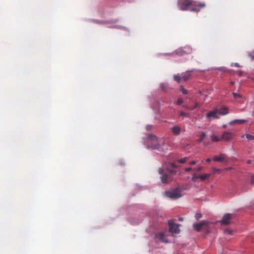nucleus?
<instances>
[{
  "label": "nucleus",
  "mask_w": 254,
  "mask_h": 254,
  "mask_svg": "<svg viewBox=\"0 0 254 254\" xmlns=\"http://www.w3.org/2000/svg\"><path fill=\"white\" fill-rule=\"evenodd\" d=\"M178 166L175 163H168L167 164L166 168L169 173L164 172L162 168H159V173L161 175L160 177L162 183L164 184H168L173 181L174 179L173 176L176 174V171L174 170V168H177Z\"/></svg>",
  "instance_id": "f257e3e1"
},
{
  "label": "nucleus",
  "mask_w": 254,
  "mask_h": 254,
  "mask_svg": "<svg viewBox=\"0 0 254 254\" xmlns=\"http://www.w3.org/2000/svg\"><path fill=\"white\" fill-rule=\"evenodd\" d=\"M179 8L182 10H190L193 12H198L199 9L193 7V1L191 0H179L178 1Z\"/></svg>",
  "instance_id": "f03ea898"
},
{
  "label": "nucleus",
  "mask_w": 254,
  "mask_h": 254,
  "mask_svg": "<svg viewBox=\"0 0 254 254\" xmlns=\"http://www.w3.org/2000/svg\"><path fill=\"white\" fill-rule=\"evenodd\" d=\"M148 143L151 144L152 147L157 149L160 146V141L158 138L152 134H149L147 136Z\"/></svg>",
  "instance_id": "7ed1b4c3"
},
{
  "label": "nucleus",
  "mask_w": 254,
  "mask_h": 254,
  "mask_svg": "<svg viewBox=\"0 0 254 254\" xmlns=\"http://www.w3.org/2000/svg\"><path fill=\"white\" fill-rule=\"evenodd\" d=\"M165 195L167 197L174 200L177 199L181 196V191L178 189L171 191H166Z\"/></svg>",
  "instance_id": "20e7f679"
},
{
  "label": "nucleus",
  "mask_w": 254,
  "mask_h": 254,
  "mask_svg": "<svg viewBox=\"0 0 254 254\" xmlns=\"http://www.w3.org/2000/svg\"><path fill=\"white\" fill-rule=\"evenodd\" d=\"M209 224V222L207 221H203L199 223H194L193 224V228L197 232H200L201 229H205L206 233H208L209 231L207 230V225Z\"/></svg>",
  "instance_id": "39448f33"
},
{
  "label": "nucleus",
  "mask_w": 254,
  "mask_h": 254,
  "mask_svg": "<svg viewBox=\"0 0 254 254\" xmlns=\"http://www.w3.org/2000/svg\"><path fill=\"white\" fill-rule=\"evenodd\" d=\"M169 226L170 232L178 234L180 232L179 224H177L174 223L173 220H170L169 221Z\"/></svg>",
  "instance_id": "423d86ee"
},
{
  "label": "nucleus",
  "mask_w": 254,
  "mask_h": 254,
  "mask_svg": "<svg viewBox=\"0 0 254 254\" xmlns=\"http://www.w3.org/2000/svg\"><path fill=\"white\" fill-rule=\"evenodd\" d=\"M232 219V215L227 213L224 215L222 219L220 220L221 224L228 225L230 223V220Z\"/></svg>",
  "instance_id": "0eeeda50"
},
{
  "label": "nucleus",
  "mask_w": 254,
  "mask_h": 254,
  "mask_svg": "<svg viewBox=\"0 0 254 254\" xmlns=\"http://www.w3.org/2000/svg\"><path fill=\"white\" fill-rule=\"evenodd\" d=\"M195 69L188 70L185 72L182 73V79L184 81H187L191 76V73L193 72Z\"/></svg>",
  "instance_id": "6e6552de"
},
{
  "label": "nucleus",
  "mask_w": 254,
  "mask_h": 254,
  "mask_svg": "<svg viewBox=\"0 0 254 254\" xmlns=\"http://www.w3.org/2000/svg\"><path fill=\"white\" fill-rule=\"evenodd\" d=\"M233 134L227 131L224 132L222 135H221V140L223 139L226 141H228L232 139Z\"/></svg>",
  "instance_id": "1a4fd4ad"
},
{
  "label": "nucleus",
  "mask_w": 254,
  "mask_h": 254,
  "mask_svg": "<svg viewBox=\"0 0 254 254\" xmlns=\"http://www.w3.org/2000/svg\"><path fill=\"white\" fill-rule=\"evenodd\" d=\"M191 49L189 47H186L184 48L183 49H179L177 52V54H179L180 56H183L184 54V53H187L188 54H189L191 52Z\"/></svg>",
  "instance_id": "9d476101"
},
{
  "label": "nucleus",
  "mask_w": 254,
  "mask_h": 254,
  "mask_svg": "<svg viewBox=\"0 0 254 254\" xmlns=\"http://www.w3.org/2000/svg\"><path fill=\"white\" fill-rule=\"evenodd\" d=\"M216 111H217L218 113L221 115H227L229 113V108L226 106H222Z\"/></svg>",
  "instance_id": "9b49d317"
},
{
  "label": "nucleus",
  "mask_w": 254,
  "mask_h": 254,
  "mask_svg": "<svg viewBox=\"0 0 254 254\" xmlns=\"http://www.w3.org/2000/svg\"><path fill=\"white\" fill-rule=\"evenodd\" d=\"M218 112L217 111L214 110L213 111H211L207 114H206V118H213L214 119H218L219 117L217 116V114H218Z\"/></svg>",
  "instance_id": "f8f14e48"
},
{
  "label": "nucleus",
  "mask_w": 254,
  "mask_h": 254,
  "mask_svg": "<svg viewBox=\"0 0 254 254\" xmlns=\"http://www.w3.org/2000/svg\"><path fill=\"white\" fill-rule=\"evenodd\" d=\"M171 130L173 134L175 135H179L181 133V128L178 126H176L172 127Z\"/></svg>",
  "instance_id": "ddd939ff"
},
{
  "label": "nucleus",
  "mask_w": 254,
  "mask_h": 254,
  "mask_svg": "<svg viewBox=\"0 0 254 254\" xmlns=\"http://www.w3.org/2000/svg\"><path fill=\"white\" fill-rule=\"evenodd\" d=\"M212 160L216 162H223L225 160V155L222 154L219 156H215Z\"/></svg>",
  "instance_id": "4468645a"
},
{
  "label": "nucleus",
  "mask_w": 254,
  "mask_h": 254,
  "mask_svg": "<svg viewBox=\"0 0 254 254\" xmlns=\"http://www.w3.org/2000/svg\"><path fill=\"white\" fill-rule=\"evenodd\" d=\"M157 238L160 240L161 241L164 243H168V241L165 237V236L163 233H160L156 235Z\"/></svg>",
  "instance_id": "2eb2a0df"
},
{
  "label": "nucleus",
  "mask_w": 254,
  "mask_h": 254,
  "mask_svg": "<svg viewBox=\"0 0 254 254\" xmlns=\"http://www.w3.org/2000/svg\"><path fill=\"white\" fill-rule=\"evenodd\" d=\"M244 123H246V120H244V119L235 120H234V121H233L232 122H229V125H234L235 124H243Z\"/></svg>",
  "instance_id": "dca6fc26"
},
{
  "label": "nucleus",
  "mask_w": 254,
  "mask_h": 254,
  "mask_svg": "<svg viewBox=\"0 0 254 254\" xmlns=\"http://www.w3.org/2000/svg\"><path fill=\"white\" fill-rule=\"evenodd\" d=\"M210 174H203L202 175H198V177L199 178V179H200V180L203 182L205 181L207 178L210 177Z\"/></svg>",
  "instance_id": "f3484780"
},
{
  "label": "nucleus",
  "mask_w": 254,
  "mask_h": 254,
  "mask_svg": "<svg viewBox=\"0 0 254 254\" xmlns=\"http://www.w3.org/2000/svg\"><path fill=\"white\" fill-rule=\"evenodd\" d=\"M206 137V134L204 132H201L199 139H197L198 142H203L204 145H206L207 144L205 142H203V139Z\"/></svg>",
  "instance_id": "a211bd4d"
},
{
  "label": "nucleus",
  "mask_w": 254,
  "mask_h": 254,
  "mask_svg": "<svg viewBox=\"0 0 254 254\" xmlns=\"http://www.w3.org/2000/svg\"><path fill=\"white\" fill-rule=\"evenodd\" d=\"M210 139L212 142H219L221 140V138H219L218 136H216L214 134H212L210 136Z\"/></svg>",
  "instance_id": "6ab92c4d"
},
{
  "label": "nucleus",
  "mask_w": 254,
  "mask_h": 254,
  "mask_svg": "<svg viewBox=\"0 0 254 254\" xmlns=\"http://www.w3.org/2000/svg\"><path fill=\"white\" fill-rule=\"evenodd\" d=\"M188 160V157H184L182 159H179L178 160H177V162L179 163H185L187 162V161Z\"/></svg>",
  "instance_id": "aec40b11"
},
{
  "label": "nucleus",
  "mask_w": 254,
  "mask_h": 254,
  "mask_svg": "<svg viewBox=\"0 0 254 254\" xmlns=\"http://www.w3.org/2000/svg\"><path fill=\"white\" fill-rule=\"evenodd\" d=\"M205 5V3H201V2H193V6H199L200 7H203Z\"/></svg>",
  "instance_id": "412c9836"
},
{
  "label": "nucleus",
  "mask_w": 254,
  "mask_h": 254,
  "mask_svg": "<svg viewBox=\"0 0 254 254\" xmlns=\"http://www.w3.org/2000/svg\"><path fill=\"white\" fill-rule=\"evenodd\" d=\"M182 78V77H181L179 74L175 75L174 76V80L177 81L178 83L180 82Z\"/></svg>",
  "instance_id": "4be33fe9"
},
{
  "label": "nucleus",
  "mask_w": 254,
  "mask_h": 254,
  "mask_svg": "<svg viewBox=\"0 0 254 254\" xmlns=\"http://www.w3.org/2000/svg\"><path fill=\"white\" fill-rule=\"evenodd\" d=\"M233 97L235 99H242L243 97V96L241 95V94H237L236 93H233Z\"/></svg>",
  "instance_id": "5701e85b"
},
{
  "label": "nucleus",
  "mask_w": 254,
  "mask_h": 254,
  "mask_svg": "<svg viewBox=\"0 0 254 254\" xmlns=\"http://www.w3.org/2000/svg\"><path fill=\"white\" fill-rule=\"evenodd\" d=\"M180 91L182 92L184 95H187L188 93V91L184 88L183 86H181L180 87Z\"/></svg>",
  "instance_id": "b1692460"
},
{
  "label": "nucleus",
  "mask_w": 254,
  "mask_h": 254,
  "mask_svg": "<svg viewBox=\"0 0 254 254\" xmlns=\"http://www.w3.org/2000/svg\"><path fill=\"white\" fill-rule=\"evenodd\" d=\"M161 89L163 91H166L167 90V85L165 83H162L160 85Z\"/></svg>",
  "instance_id": "393cba45"
},
{
  "label": "nucleus",
  "mask_w": 254,
  "mask_h": 254,
  "mask_svg": "<svg viewBox=\"0 0 254 254\" xmlns=\"http://www.w3.org/2000/svg\"><path fill=\"white\" fill-rule=\"evenodd\" d=\"M198 176L197 175L195 174H193L192 175V178H191V180L193 181V182H195L196 181V180H197V179H199V178L198 177Z\"/></svg>",
  "instance_id": "a878e982"
},
{
  "label": "nucleus",
  "mask_w": 254,
  "mask_h": 254,
  "mask_svg": "<svg viewBox=\"0 0 254 254\" xmlns=\"http://www.w3.org/2000/svg\"><path fill=\"white\" fill-rule=\"evenodd\" d=\"M246 137H247V139L249 140L254 139V136L250 134H247Z\"/></svg>",
  "instance_id": "bb28decb"
},
{
  "label": "nucleus",
  "mask_w": 254,
  "mask_h": 254,
  "mask_svg": "<svg viewBox=\"0 0 254 254\" xmlns=\"http://www.w3.org/2000/svg\"><path fill=\"white\" fill-rule=\"evenodd\" d=\"M179 115H180V116L184 117H189V114H187V113H184L183 112H181L180 113Z\"/></svg>",
  "instance_id": "cd10ccee"
},
{
  "label": "nucleus",
  "mask_w": 254,
  "mask_h": 254,
  "mask_svg": "<svg viewBox=\"0 0 254 254\" xmlns=\"http://www.w3.org/2000/svg\"><path fill=\"white\" fill-rule=\"evenodd\" d=\"M197 106V104L196 105V106H195L194 107H189V106H186V105H184L183 107L188 110H192L193 109H194L195 108V107Z\"/></svg>",
  "instance_id": "c85d7f7f"
},
{
  "label": "nucleus",
  "mask_w": 254,
  "mask_h": 254,
  "mask_svg": "<svg viewBox=\"0 0 254 254\" xmlns=\"http://www.w3.org/2000/svg\"><path fill=\"white\" fill-rule=\"evenodd\" d=\"M183 99H182V98H179V99H178V101H177V105H180L182 104H183Z\"/></svg>",
  "instance_id": "c756f323"
},
{
  "label": "nucleus",
  "mask_w": 254,
  "mask_h": 254,
  "mask_svg": "<svg viewBox=\"0 0 254 254\" xmlns=\"http://www.w3.org/2000/svg\"><path fill=\"white\" fill-rule=\"evenodd\" d=\"M195 217L196 220H198L202 217V215L200 213H196Z\"/></svg>",
  "instance_id": "7c9ffc66"
},
{
  "label": "nucleus",
  "mask_w": 254,
  "mask_h": 254,
  "mask_svg": "<svg viewBox=\"0 0 254 254\" xmlns=\"http://www.w3.org/2000/svg\"><path fill=\"white\" fill-rule=\"evenodd\" d=\"M202 169V167H197L196 168H193V171L198 172V171H200V170H201Z\"/></svg>",
  "instance_id": "2f4dec72"
},
{
  "label": "nucleus",
  "mask_w": 254,
  "mask_h": 254,
  "mask_svg": "<svg viewBox=\"0 0 254 254\" xmlns=\"http://www.w3.org/2000/svg\"><path fill=\"white\" fill-rule=\"evenodd\" d=\"M193 168H192V167H187L186 168V169H185V170H186V171H187V172H189V171H193Z\"/></svg>",
  "instance_id": "473e14b6"
},
{
  "label": "nucleus",
  "mask_w": 254,
  "mask_h": 254,
  "mask_svg": "<svg viewBox=\"0 0 254 254\" xmlns=\"http://www.w3.org/2000/svg\"><path fill=\"white\" fill-rule=\"evenodd\" d=\"M152 128V126L151 125H147L146 126L147 130H151Z\"/></svg>",
  "instance_id": "72a5a7b5"
},
{
  "label": "nucleus",
  "mask_w": 254,
  "mask_h": 254,
  "mask_svg": "<svg viewBox=\"0 0 254 254\" xmlns=\"http://www.w3.org/2000/svg\"><path fill=\"white\" fill-rule=\"evenodd\" d=\"M232 66H236V67H239L240 66L239 64L237 63H232Z\"/></svg>",
  "instance_id": "f704fd0d"
},
{
  "label": "nucleus",
  "mask_w": 254,
  "mask_h": 254,
  "mask_svg": "<svg viewBox=\"0 0 254 254\" xmlns=\"http://www.w3.org/2000/svg\"><path fill=\"white\" fill-rule=\"evenodd\" d=\"M251 183L254 184V175H253L251 177Z\"/></svg>",
  "instance_id": "c9c22d12"
},
{
  "label": "nucleus",
  "mask_w": 254,
  "mask_h": 254,
  "mask_svg": "<svg viewBox=\"0 0 254 254\" xmlns=\"http://www.w3.org/2000/svg\"><path fill=\"white\" fill-rule=\"evenodd\" d=\"M196 163V162L195 161H192L189 163V164L190 165H195Z\"/></svg>",
  "instance_id": "e433bc0d"
},
{
  "label": "nucleus",
  "mask_w": 254,
  "mask_h": 254,
  "mask_svg": "<svg viewBox=\"0 0 254 254\" xmlns=\"http://www.w3.org/2000/svg\"><path fill=\"white\" fill-rule=\"evenodd\" d=\"M212 170H213L214 172H220V170L219 169H216L215 168H212Z\"/></svg>",
  "instance_id": "4c0bfd02"
},
{
  "label": "nucleus",
  "mask_w": 254,
  "mask_h": 254,
  "mask_svg": "<svg viewBox=\"0 0 254 254\" xmlns=\"http://www.w3.org/2000/svg\"><path fill=\"white\" fill-rule=\"evenodd\" d=\"M225 232L226 233H228L229 234H232V231H231L230 230H228V229L225 230Z\"/></svg>",
  "instance_id": "58836bf2"
},
{
  "label": "nucleus",
  "mask_w": 254,
  "mask_h": 254,
  "mask_svg": "<svg viewBox=\"0 0 254 254\" xmlns=\"http://www.w3.org/2000/svg\"><path fill=\"white\" fill-rule=\"evenodd\" d=\"M211 160V159L208 158V159H206V162L207 163H210V162Z\"/></svg>",
  "instance_id": "ea45409f"
},
{
  "label": "nucleus",
  "mask_w": 254,
  "mask_h": 254,
  "mask_svg": "<svg viewBox=\"0 0 254 254\" xmlns=\"http://www.w3.org/2000/svg\"><path fill=\"white\" fill-rule=\"evenodd\" d=\"M247 163H248V164H251V160H248L247 161Z\"/></svg>",
  "instance_id": "a19ab883"
},
{
  "label": "nucleus",
  "mask_w": 254,
  "mask_h": 254,
  "mask_svg": "<svg viewBox=\"0 0 254 254\" xmlns=\"http://www.w3.org/2000/svg\"><path fill=\"white\" fill-rule=\"evenodd\" d=\"M183 219L182 218H179L180 221H183Z\"/></svg>",
  "instance_id": "79ce46f5"
},
{
  "label": "nucleus",
  "mask_w": 254,
  "mask_h": 254,
  "mask_svg": "<svg viewBox=\"0 0 254 254\" xmlns=\"http://www.w3.org/2000/svg\"><path fill=\"white\" fill-rule=\"evenodd\" d=\"M253 80L254 81V77L253 78Z\"/></svg>",
  "instance_id": "37998d69"
}]
</instances>
